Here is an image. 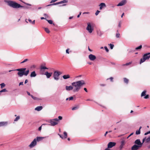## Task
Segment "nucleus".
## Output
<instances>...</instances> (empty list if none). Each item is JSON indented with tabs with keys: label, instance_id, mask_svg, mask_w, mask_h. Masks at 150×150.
Returning a JSON list of instances; mask_svg holds the SVG:
<instances>
[{
	"label": "nucleus",
	"instance_id": "nucleus-1",
	"mask_svg": "<svg viewBox=\"0 0 150 150\" xmlns=\"http://www.w3.org/2000/svg\"><path fill=\"white\" fill-rule=\"evenodd\" d=\"M85 84L84 81L82 80L73 82L71 85L73 86L74 92H78L81 86Z\"/></svg>",
	"mask_w": 150,
	"mask_h": 150
},
{
	"label": "nucleus",
	"instance_id": "nucleus-2",
	"mask_svg": "<svg viewBox=\"0 0 150 150\" xmlns=\"http://www.w3.org/2000/svg\"><path fill=\"white\" fill-rule=\"evenodd\" d=\"M4 1L7 3L8 6L13 8H18L23 7V6L14 1L11 0H5Z\"/></svg>",
	"mask_w": 150,
	"mask_h": 150
},
{
	"label": "nucleus",
	"instance_id": "nucleus-3",
	"mask_svg": "<svg viewBox=\"0 0 150 150\" xmlns=\"http://www.w3.org/2000/svg\"><path fill=\"white\" fill-rule=\"evenodd\" d=\"M26 69L25 68H21L14 70L18 71V75L19 76L21 77L23 76V75H25V76H27L29 72V70H28L25 71Z\"/></svg>",
	"mask_w": 150,
	"mask_h": 150
},
{
	"label": "nucleus",
	"instance_id": "nucleus-4",
	"mask_svg": "<svg viewBox=\"0 0 150 150\" xmlns=\"http://www.w3.org/2000/svg\"><path fill=\"white\" fill-rule=\"evenodd\" d=\"M62 117L61 116H59L58 117V119L57 118H55L53 119H51L49 120L48 122L50 123V124L49 125L52 126H54L55 125H57L59 122V120H61L62 119Z\"/></svg>",
	"mask_w": 150,
	"mask_h": 150
},
{
	"label": "nucleus",
	"instance_id": "nucleus-5",
	"mask_svg": "<svg viewBox=\"0 0 150 150\" xmlns=\"http://www.w3.org/2000/svg\"><path fill=\"white\" fill-rule=\"evenodd\" d=\"M150 58V53H148L144 54L142 58L140 59V64H141L142 63L144 62L146 60H148Z\"/></svg>",
	"mask_w": 150,
	"mask_h": 150
},
{
	"label": "nucleus",
	"instance_id": "nucleus-6",
	"mask_svg": "<svg viewBox=\"0 0 150 150\" xmlns=\"http://www.w3.org/2000/svg\"><path fill=\"white\" fill-rule=\"evenodd\" d=\"M87 26L86 28V30L89 33H91L94 30L93 23H87Z\"/></svg>",
	"mask_w": 150,
	"mask_h": 150
},
{
	"label": "nucleus",
	"instance_id": "nucleus-7",
	"mask_svg": "<svg viewBox=\"0 0 150 150\" xmlns=\"http://www.w3.org/2000/svg\"><path fill=\"white\" fill-rule=\"evenodd\" d=\"M62 74V73L59 71H54L53 74L54 79L58 81L59 79V75Z\"/></svg>",
	"mask_w": 150,
	"mask_h": 150
},
{
	"label": "nucleus",
	"instance_id": "nucleus-8",
	"mask_svg": "<svg viewBox=\"0 0 150 150\" xmlns=\"http://www.w3.org/2000/svg\"><path fill=\"white\" fill-rule=\"evenodd\" d=\"M36 145L37 142L36 141V139L35 138L29 145L28 146L30 148H32L35 146Z\"/></svg>",
	"mask_w": 150,
	"mask_h": 150
},
{
	"label": "nucleus",
	"instance_id": "nucleus-9",
	"mask_svg": "<svg viewBox=\"0 0 150 150\" xmlns=\"http://www.w3.org/2000/svg\"><path fill=\"white\" fill-rule=\"evenodd\" d=\"M120 143L121 144L120 146V149H122L125 144V141L124 138L122 139Z\"/></svg>",
	"mask_w": 150,
	"mask_h": 150
},
{
	"label": "nucleus",
	"instance_id": "nucleus-10",
	"mask_svg": "<svg viewBox=\"0 0 150 150\" xmlns=\"http://www.w3.org/2000/svg\"><path fill=\"white\" fill-rule=\"evenodd\" d=\"M116 145V143L114 142H110L108 143V148H110L112 147L115 146Z\"/></svg>",
	"mask_w": 150,
	"mask_h": 150
},
{
	"label": "nucleus",
	"instance_id": "nucleus-11",
	"mask_svg": "<svg viewBox=\"0 0 150 150\" xmlns=\"http://www.w3.org/2000/svg\"><path fill=\"white\" fill-rule=\"evenodd\" d=\"M134 143L140 147L142 146V143L139 139L136 140L134 142Z\"/></svg>",
	"mask_w": 150,
	"mask_h": 150
},
{
	"label": "nucleus",
	"instance_id": "nucleus-12",
	"mask_svg": "<svg viewBox=\"0 0 150 150\" xmlns=\"http://www.w3.org/2000/svg\"><path fill=\"white\" fill-rule=\"evenodd\" d=\"M58 134L59 136L60 137H61L62 139H65L67 137V133L65 132H64V136H63L62 135H60L59 134Z\"/></svg>",
	"mask_w": 150,
	"mask_h": 150
},
{
	"label": "nucleus",
	"instance_id": "nucleus-13",
	"mask_svg": "<svg viewBox=\"0 0 150 150\" xmlns=\"http://www.w3.org/2000/svg\"><path fill=\"white\" fill-rule=\"evenodd\" d=\"M8 124L7 121H3L0 122V127H1L6 126Z\"/></svg>",
	"mask_w": 150,
	"mask_h": 150
},
{
	"label": "nucleus",
	"instance_id": "nucleus-14",
	"mask_svg": "<svg viewBox=\"0 0 150 150\" xmlns=\"http://www.w3.org/2000/svg\"><path fill=\"white\" fill-rule=\"evenodd\" d=\"M88 57L89 59L91 61H93L96 58V56L92 54H90L88 56Z\"/></svg>",
	"mask_w": 150,
	"mask_h": 150
},
{
	"label": "nucleus",
	"instance_id": "nucleus-15",
	"mask_svg": "<svg viewBox=\"0 0 150 150\" xmlns=\"http://www.w3.org/2000/svg\"><path fill=\"white\" fill-rule=\"evenodd\" d=\"M140 147L137 145L134 144L132 147L131 150H137Z\"/></svg>",
	"mask_w": 150,
	"mask_h": 150
},
{
	"label": "nucleus",
	"instance_id": "nucleus-16",
	"mask_svg": "<svg viewBox=\"0 0 150 150\" xmlns=\"http://www.w3.org/2000/svg\"><path fill=\"white\" fill-rule=\"evenodd\" d=\"M52 72L49 73L47 71L45 72V73L44 74V75L46 76L47 78H50L52 76Z\"/></svg>",
	"mask_w": 150,
	"mask_h": 150
},
{
	"label": "nucleus",
	"instance_id": "nucleus-17",
	"mask_svg": "<svg viewBox=\"0 0 150 150\" xmlns=\"http://www.w3.org/2000/svg\"><path fill=\"white\" fill-rule=\"evenodd\" d=\"M126 2L125 0H123L120 2L117 5V6H122L124 5Z\"/></svg>",
	"mask_w": 150,
	"mask_h": 150
},
{
	"label": "nucleus",
	"instance_id": "nucleus-18",
	"mask_svg": "<svg viewBox=\"0 0 150 150\" xmlns=\"http://www.w3.org/2000/svg\"><path fill=\"white\" fill-rule=\"evenodd\" d=\"M66 89L67 91H69L70 90H73V86H66Z\"/></svg>",
	"mask_w": 150,
	"mask_h": 150
},
{
	"label": "nucleus",
	"instance_id": "nucleus-19",
	"mask_svg": "<svg viewBox=\"0 0 150 150\" xmlns=\"http://www.w3.org/2000/svg\"><path fill=\"white\" fill-rule=\"evenodd\" d=\"M46 137H36V141H37V142H39L40 141H41L44 139L46 138Z\"/></svg>",
	"mask_w": 150,
	"mask_h": 150
},
{
	"label": "nucleus",
	"instance_id": "nucleus-20",
	"mask_svg": "<svg viewBox=\"0 0 150 150\" xmlns=\"http://www.w3.org/2000/svg\"><path fill=\"white\" fill-rule=\"evenodd\" d=\"M37 75L35 71H33L31 72L30 75V76L31 77H35Z\"/></svg>",
	"mask_w": 150,
	"mask_h": 150
},
{
	"label": "nucleus",
	"instance_id": "nucleus-21",
	"mask_svg": "<svg viewBox=\"0 0 150 150\" xmlns=\"http://www.w3.org/2000/svg\"><path fill=\"white\" fill-rule=\"evenodd\" d=\"M42 109V107L41 106H39L36 107L35 108V110L38 111H40Z\"/></svg>",
	"mask_w": 150,
	"mask_h": 150
},
{
	"label": "nucleus",
	"instance_id": "nucleus-22",
	"mask_svg": "<svg viewBox=\"0 0 150 150\" xmlns=\"http://www.w3.org/2000/svg\"><path fill=\"white\" fill-rule=\"evenodd\" d=\"M100 6V9L101 10L102 9L103 7H105L106 6L105 4L104 3H101L99 5Z\"/></svg>",
	"mask_w": 150,
	"mask_h": 150
},
{
	"label": "nucleus",
	"instance_id": "nucleus-23",
	"mask_svg": "<svg viewBox=\"0 0 150 150\" xmlns=\"http://www.w3.org/2000/svg\"><path fill=\"white\" fill-rule=\"evenodd\" d=\"M31 97L34 100H41V99L38 98L33 96V95H31Z\"/></svg>",
	"mask_w": 150,
	"mask_h": 150
},
{
	"label": "nucleus",
	"instance_id": "nucleus-24",
	"mask_svg": "<svg viewBox=\"0 0 150 150\" xmlns=\"http://www.w3.org/2000/svg\"><path fill=\"white\" fill-rule=\"evenodd\" d=\"M48 69V68H47V67H45V66H43L42 65L40 67V70L41 71H42V70L43 69Z\"/></svg>",
	"mask_w": 150,
	"mask_h": 150
},
{
	"label": "nucleus",
	"instance_id": "nucleus-25",
	"mask_svg": "<svg viewBox=\"0 0 150 150\" xmlns=\"http://www.w3.org/2000/svg\"><path fill=\"white\" fill-rule=\"evenodd\" d=\"M63 77L64 79H67L70 78V76L69 75H64L63 76Z\"/></svg>",
	"mask_w": 150,
	"mask_h": 150
},
{
	"label": "nucleus",
	"instance_id": "nucleus-26",
	"mask_svg": "<svg viewBox=\"0 0 150 150\" xmlns=\"http://www.w3.org/2000/svg\"><path fill=\"white\" fill-rule=\"evenodd\" d=\"M146 90L144 91L141 94V96L143 97L144 96L146 95Z\"/></svg>",
	"mask_w": 150,
	"mask_h": 150
},
{
	"label": "nucleus",
	"instance_id": "nucleus-27",
	"mask_svg": "<svg viewBox=\"0 0 150 150\" xmlns=\"http://www.w3.org/2000/svg\"><path fill=\"white\" fill-rule=\"evenodd\" d=\"M60 4V3L59 2H57V3H54V4H52L47 5V6H52V5H55L59 4Z\"/></svg>",
	"mask_w": 150,
	"mask_h": 150
},
{
	"label": "nucleus",
	"instance_id": "nucleus-28",
	"mask_svg": "<svg viewBox=\"0 0 150 150\" xmlns=\"http://www.w3.org/2000/svg\"><path fill=\"white\" fill-rule=\"evenodd\" d=\"M125 83L127 84L128 83L129 80L128 79L126 78H124L123 79Z\"/></svg>",
	"mask_w": 150,
	"mask_h": 150
},
{
	"label": "nucleus",
	"instance_id": "nucleus-29",
	"mask_svg": "<svg viewBox=\"0 0 150 150\" xmlns=\"http://www.w3.org/2000/svg\"><path fill=\"white\" fill-rule=\"evenodd\" d=\"M20 118V116H18L16 118L14 119V121L15 122H16L18 121Z\"/></svg>",
	"mask_w": 150,
	"mask_h": 150
},
{
	"label": "nucleus",
	"instance_id": "nucleus-30",
	"mask_svg": "<svg viewBox=\"0 0 150 150\" xmlns=\"http://www.w3.org/2000/svg\"><path fill=\"white\" fill-rule=\"evenodd\" d=\"M68 1L67 0H63V1H60L59 2L60 4H61L62 3H66Z\"/></svg>",
	"mask_w": 150,
	"mask_h": 150
},
{
	"label": "nucleus",
	"instance_id": "nucleus-31",
	"mask_svg": "<svg viewBox=\"0 0 150 150\" xmlns=\"http://www.w3.org/2000/svg\"><path fill=\"white\" fill-rule=\"evenodd\" d=\"M146 142L147 143H149L150 142V136H149L148 138H147L146 139Z\"/></svg>",
	"mask_w": 150,
	"mask_h": 150
},
{
	"label": "nucleus",
	"instance_id": "nucleus-32",
	"mask_svg": "<svg viewBox=\"0 0 150 150\" xmlns=\"http://www.w3.org/2000/svg\"><path fill=\"white\" fill-rule=\"evenodd\" d=\"M1 88H3L5 86V84L4 83H2L0 84Z\"/></svg>",
	"mask_w": 150,
	"mask_h": 150
},
{
	"label": "nucleus",
	"instance_id": "nucleus-33",
	"mask_svg": "<svg viewBox=\"0 0 150 150\" xmlns=\"http://www.w3.org/2000/svg\"><path fill=\"white\" fill-rule=\"evenodd\" d=\"M109 45L110 46V49H112L113 48L114 45L113 44H112L111 43L109 44Z\"/></svg>",
	"mask_w": 150,
	"mask_h": 150
},
{
	"label": "nucleus",
	"instance_id": "nucleus-34",
	"mask_svg": "<svg viewBox=\"0 0 150 150\" xmlns=\"http://www.w3.org/2000/svg\"><path fill=\"white\" fill-rule=\"evenodd\" d=\"M7 91L6 89L4 88L0 91V93H2L3 92H5Z\"/></svg>",
	"mask_w": 150,
	"mask_h": 150
},
{
	"label": "nucleus",
	"instance_id": "nucleus-35",
	"mask_svg": "<svg viewBox=\"0 0 150 150\" xmlns=\"http://www.w3.org/2000/svg\"><path fill=\"white\" fill-rule=\"evenodd\" d=\"M141 132L140 130H138L136 132V134L138 135L139 134H140Z\"/></svg>",
	"mask_w": 150,
	"mask_h": 150
},
{
	"label": "nucleus",
	"instance_id": "nucleus-36",
	"mask_svg": "<svg viewBox=\"0 0 150 150\" xmlns=\"http://www.w3.org/2000/svg\"><path fill=\"white\" fill-rule=\"evenodd\" d=\"M45 30L47 33H49L50 32V31L49 29L47 28H45Z\"/></svg>",
	"mask_w": 150,
	"mask_h": 150
},
{
	"label": "nucleus",
	"instance_id": "nucleus-37",
	"mask_svg": "<svg viewBox=\"0 0 150 150\" xmlns=\"http://www.w3.org/2000/svg\"><path fill=\"white\" fill-rule=\"evenodd\" d=\"M47 21H48V23L50 24H52L53 23V22H52V21L51 20H47Z\"/></svg>",
	"mask_w": 150,
	"mask_h": 150
},
{
	"label": "nucleus",
	"instance_id": "nucleus-38",
	"mask_svg": "<svg viewBox=\"0 0 150 150\" xmlns=\"http://www.w3.org/2000/svg\"><path fill=\"white\" fill-rule=\"evenodd\" d=\"M142 47V46L141 45H140L139 47H138L135 48L136 50H138L139 49H141Z\"/></svg>",
	"mask_w": 150,
	"mask_h": 150
},
{
	"label": "nucleus",
	"instance_id": "nucleus-39",
	"mask_svg": "<svg viewBox=\"0 0 150 150\" xmlns=\"http://www.w3.org/2000/svg\"><path fill=\"white\" fill-rule=\"evenodd\" d=\"M78 108V107H74L72 108V110H76Z\"/></svg>",
	"mask_w": 150,
	"mask_h": 150
},
{
	"label": "nucleus",
	"instance_id": "nucleus-40",
	"mask_svg": "<svg viewBox=\"0 0 150 150\" xmlns=\"http://www.w3.org/2000/svg\"><path fill=\"white\" fill-rule=\"evenodd\" d=\"M104 48H105L106 52H109V50L106 46H105L104 47Z\"/></svg>",
	"mask_w": 150,
	"mask_h": 150
},
{
	"label": "nucleus",
	"instance_id": "nucleus-41",
	"mask_svg": "<svg viewBox=\"0 0 150 150\" xmlns=\"http://www.w3.org/2000/svg\"><path fill=\"white\" fill-rule=\"evenodd\" d=\"M121 21H120L119 22V23L118 25V27L119 28H120L121 27Z\"/></svg>",
	"mask_w": 150,
	"mask_h": 150
},
{
	"label": "nucleus",
	"instance_id": "nucleus-42",
	"mask_svg": "<svg viewBox=\"0 0 150 150\" xmlns=\"http://www.w3.org/2000/svg\"><path fill=\"white\" fill-rule=\"evenodd\" d=\"M100 11L98 10H97L95 13V15L96 16H97L99 13H100Z\"/></svg>",
	"mask_w": 150,
	"mask_h": 150
},
{
	"label": "nucleus",
	"instance_id": "nucleus-43",
	"mask_svg": "<svg viewBox=\"0 0 150 150\" xmlns=\"http://www.w3.org/2000/svg\"><path fill=\"white\" fill-rule=\"evenodd\" d=\"M120 34L119 33H117L116 34V37L117 38L120 37Z\"/></svg>",
	"mask_w": 150,
	"mask_h": 150
},
{
	"label": "nucleus",
	"instance_id": "nucleus-44",
	"mask_svg": "<svg viewBox=\"0 0 150 150\" xmlns=\"http://www.w3.org/2000/svg\"><path fill=\"white\" fill-rule=\"evenodd\" d=\"M131 63L130 62H129V63H127L125 64H123V65L124 66H127V65H129V64H131Z\"/></svg>",
	"mask_w": 150,
	"mask_h": 150
},
{
	"label": "nucleus",
	"instance_id": "nucleus-45",
	"mask_svg": "<svg viewBox=\"0 0 150 150\" xmlns=\"http://www.w3.org/2000/svg\"><path fill=\"white\" fill-rule=\"evenodd\" d=\"M108 79H110V81L111 82H113V78L112 77H110L109 79H107V80H108Z\"/></svg>",
	"mask_w": 150,
	"mask_h": 150
},
{
	"label": "nucleus",
	"instance_id": "nucleus-46",
	"mask_svg": "<svg viewBox=\"0 0 150 150\" xmlns=\"http://www.w3.org/2000/svg\"><path fill=\"white\" fill-rule=\"evenodd\" d=\"M149 98V95H147L145 96L144 97V98L145 99H147Z\"/></svg>",
	"mask_w": 150,
	"mask_h": 150
},
{
	"label": "nucleus",
	"instance_id": "nucleus-47",
	"mask_svg": "<svg viewBox=\"0 0 150 150\" xmlns=\"http://www.w3.org/2000/svg\"><path fill=\"white\" fill-rule=\"evenodd\" d=\"M28 60V59H25L23 62H21V63H23L26 62Z\"/></svg>",
	"mask_w": 150,
	"mask_h": 150
},
{
	"label": "nucleus",
	"instance_id": "nucleus-48",
	"mask_svg": "<svg viewBox=\"0 0 150 150\" xmlns=\"http://www.w3.org/2000/svg\"><path fill=\"white\" fill-rule=\"evenodd\" d=\"M57 0H52L50 2V3H52L56 1Z\"/></svg>",
	"mask_w": 150,
	"mask_h": 150
},
{
	"label": "nucleus",
	"instance_id": "nucleus-49",
	"mask_svg": "<svg viewBox=\"0 0 150 150\" xmlns=\"http://www.w3.org/2000/svg\"><path fill=\"white\" fill-rule=\"evenodd\" d=\"M146 137H145L143 139H142V144H143V143H144V141H145V140L146 141Z\"/></svg>",
	"mask_w": 150,
	"mask_h": 150
},
{
	"label": "nucleus",
	"instance_id": "nucleus-50",
	"mask_svg": "<svg viewBox=\"0 0 150 150\" xmlns=\"http://www.w3.org/2000/svg\"><path fill=\"white\" fill-rule=\"evenodd\" d=\"M150 133V131L146 132L144 134V135H146L148 134H149Z\"/></svg>",
	"mask_w": 150,
	"mask_h": 150
},
{
	"label": "nucleus",
	"instance_id": "nucleus-51",
	"mask_svg": "<svg viewBox=\"0 0 150 150\" xmlns=\"http://www.w3.org/2000/svg\"><path fill=\"white\" fill-rule=\"evenodd\" d=\"M23 2V3H24L25 4L27 5H28V6H31V5L30 4L27 3H25L24 2Z\"/></svg>",
	"mask_w": 150,
	"mask_h": 150
},
{
	"label": "nucleus",
	"instance_id": "nucleus-52",
	"mask_svg": "<svg viewBox=\"0 0 150 150\" xmlns=\"http://www.w3.org/2000/svg\"><path fill=\"white\" fill-rule=\"evenodd\" d=\"M69 49H68L66 50V53L67 54H69Z\"/></svg>",
	"mask_w": 150,
	"mask_h": 150
},
{
	"label": "nucleus",
	"instance_id": "nucleus-53",
	"mask_svg": "<svg viewBox=\"0 0 150 150\" xmlns=\"http://www.w3.org/2000/svg\"><path fill=\"white\" fill-rule=\"evenodd\" d=\"M69 100H72L73 99V97L72 96H71L69 98Z\"/></svg>",
	"mask_w": 150,
	"mask_h": 150
},
{
	"label": "nucleus",
	"instance_id": "nucleus-54",
	"mask_svg": "<svg viewBox=\"0 0 150 150\" xmlns=\"http://www.w3.org/2000/svg\"><path fill=\"white\" fill-rule=\"evenodd\" d=\"M98 35L100 36H101L102 35V33L100 32L99 33H98Z\"/></svg>",
	"mask_w": 150,
	"mask_h": 150
},
{
	"label": "nucleus",
	"instance_id": "nucleus-55",
	"mask_svg": "<svg viewBox=\"0 0 150 150\" xmlns=\"http://www.w3.org/2000/svg\"><path fill=\"white\" fill-rule=\"evenodd\" d=\"M134 133L133 132V133H131L127 137V139H128L130 136H131V135H132V134H133Z\"/></svg>",
	"mask_w": 150,
	"mask_h": 150
},
{
	"label": "nucleus",
	"instance_id": "nucleus-56",
	"mask_svg": "<svg viewBox=\"0 0 150 150\" xmlns=\"http://www.w3.org/2000/svg\"><path fill=\"white\" fill-rule=\"evenodd\" d=\"M23 85V82H21L19 83V86L20 85Z\"/></svg>",
	"mask_w": 150,
	"mask_h": 150
},
{
	"label": "nucleus",
	"instance_id": "nucleus-57",
	"mask_svg": "<svg viewBox=\"0 0 150 150\" xmlns=\"http://www.w3.org/2000/svg\"><path fill=\"white\" fill-rule=\"evenodd\" d=\"M35 21L34 20H33V21H32V22H31V23L32 24H34L35 23Z\"/></svg>",
	"mask_w": 150,
	"mask_h": 150
},
{
	"label": "nucleus",
	"instance_id": "nucleus-58",
	"mask_svg": "<svg viewBox=\"0 0 150 150\" xmlns=\"http://www.w3.org/2000/svg\"><path fill=\"white\" fill-rule=\"evenodd\" d=\"M84 90L86 92H88V91L87 90V89H86V88H84Z\"/></svg>",
	"mask_w": 150,
	"mask_h": 150
},
{
	"label": "nucleus",
	"instance_id": "nucleus-59",
	"mask_svg": "<svg viewBox=\"0 0 150 150\" xmlns=\"http://www.w3.org/2000/svg\"><path fill=\"white\" fill-rule=\"evenodd\" d=\"M27 93L28 95L30 96H31V95H32L30 94V93L29 92L27 91Z\"/></svg>",
	"mask_w": 150,
	"mask_h": 150
},
{
	"label": "nucleus",
	"instance_id": "nucleus-60",
	"mask_svg": "<svg viewBox=\"0 0 150 150\" xmlns=\"http://www.w3.org/2000/svg\"><path fill=\"white\" fill-rule=\"evenodd\" d=\"M81 12H80L79 13V15L77 16V18H79V17H80V15H81Z\"/></svg>",
	"mask_w": 150,
	"mask_h": 150
},
{
	"label": "nucleus",
	"instance_id": "nucleus-61",
	"mask_svg": "<svg viewBox=\"0 0 150 150\" xmlns=\"http://www.w3.org/2000/svg\"><path fill=\"white\" fill-rule=\"evenodd\" d=\"M41 129H42V127L41 126L40 127H39V128H38V130L39 131H40L41 130Z\"/></svg>",
	"mask_w": 150,
	"mask_h": 150
},
{
	"label": "nucleus",
	"instance_id": "nucleus-62",
	"mask_svg": "<svg viewBox=\"0 0 150 150\" xmlns=\"http://www.w3.org/2000/svg\"><path fill=\"white\" fill-rule=\"evenodd\" d=\"M89 13V12H83V14H88Z\"/></svg>",
	"mask_w": 150,
	"mask_h": 150
},
{
	"label": "nucleus",
	"instance_id": "nucleus-63",
	"mask_svg": "<svg viewBox=\"0 0 150 150\" xmlns=\"http://www.w3.org/2000/svg\"><path fill=\"white\" fill-rule=\"evenodd\" d=\"M28 20V21H29V22L30 23H31V22H32V21L31 19H29Z\"/></svg>",
	"mask_w": 150,
	"mask_h": 150
},
{
	"label": "nucleus",
	"instance_id": "nucleus-64",
	"mask_svg": "<svg viewBox=\"0 0 150 150\" xmlns=\"http://www.w3.org/2000/svg\"><path fill=\"white\" fill-rule=\"evenodd\" d=\"M28 82V80L27 79H26V80H25V83H27Z\"/></svg>",
	"mask_w": 150,
	"mask_h": 150
}]
</instances>
